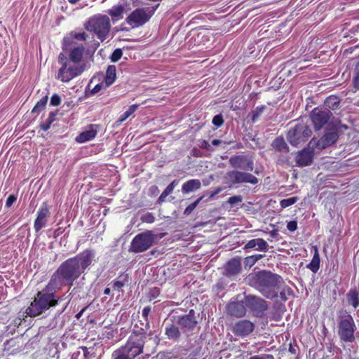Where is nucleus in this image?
<instances>
[{
  "label": "nucleus",
  "mask_w": 359,
  "mask_h": 359,
  "mask_svg": "<svg viewBox=\"0 0 359 359\" xmlns=\"http://www.w3.org/2000/svg\"><path fill=\"white\" fill-rule=\"evenodd\" d=\"M116 67L114 65H109L107 69L106 75L104 77V86L108 88L116 80Z\"/></svg>",
  "instance_id": "29"
},
{
  "label": "nucleus",
  "mask_w": 359,
  "mask_h": 359,
  "mask_svg": "<svg viewBox=\"0 0 359 359\" xmlns=\"http://www.w3.org/2000/svg\"><path fill=\"white\" fill-rule=\"evenodd\" d=\"M177 323L182 328L187 330H193L197 324V320H196L195 316V311L193 309H191L189 311L187 315L179 317Z\"/></svg>",
  "instance_id": "20"
},
{
  "label": "nucleus",
  "mask_w": 359,
  "mask_h": 359,
  "mask_svg": "<svg viewBox=\"0 0 359 359\" xmlns=\"http://www.w3.org/2000/svg\"><path fill=\"white\" fill-rule=\"evenodd\" d=\"M287 228L290 231H294L297 229V222L294 220L289 222Z\"/></svg>",
  "instance_id": "50"
},
{
  "label": "nucleus",
  "mask_w": 359,
  "mask_h": 359,
  "mask_svg": "<svg viewBox=\"0 0 359 359\" xmlns=\"http://www.w3.org/2000/svg\"><path fill=\"white\" fill-rule=\"evenodd\" d=\"M250 359H274L272 355H254L251 357Z\"/></svg>",
  "instance_id": "53"
},
{
  "label": "nucleus",
  "mask_w": 359,
  "mask_h": 359,
  "mask_svg": "<svg viewBox=\"0 0 359 359\" xmlns=\"http://www.w3.org/2000/svg\"><path fill=\"white\" fill-rule=\"evenodd\" d=\"M312 134L311 129L307 123L304 121L297 122L293 127H292L287 135V140L293 146L306 142Z\"/></svg>",
  "instance_id": "10"
},
{
  "label": "nucleus",
  "mask_w": 359,
  "mask_h": 359,
  "mask_svg": "<svg viewBox=\"0 0 359 359\" xmlns=\"http://www.w3.org/2000/svg\"><path fill=\"white\" fill-rule=\"evenodd\" d=\"M150 252H151V255H154L155 252H156V250H151Z\"/></svg>",
  "instance_id": "61"
},
{
  "label": "nucleus",
  "mask_w": 359,
  "mask_h": 359,
  "mask_svg": "<svg viewBox=\"0 0 359 359\" xmlns=\"http://www.w3.org/2000/svg\"><path fill=\"white\" fill-rule=\"evenodd\" d=\"M314 148L310 147L304 149L299 151L296 156V163L298 166L304 167L309 165L313 161V149Z\"/></svg>",
  "instance_id": "19"
},
{
  "label": "nucleus",
  "mask_w": 359,
  "mask_h": 359,
  "mask_svg": "<svg viewBox=\"0 0 359 359\" xmlns=\"http://www.w3.org/2000/svg\"><path fill=\"white\" fill-rule=\"evenodd\" d=\"M265 109L264 106L257 107L253 111L252 116V121L253 123H255L259 118V116L262 114L264 110Z\"/></svg>",
  "instance_id": "41"
},
{
  "label": "nucleus",
  "mask_w": 359,
  "mask_h": 359,
  "mask_svg": "<svg viewBox=\"0 0 359 359\" xmlns=\"http://www.w3.org/2000/svg\"><path fill=\"white\" fill-rule=\"evenodd\" d=\"M59 290L48 289V285L32 298L25 313L29 317H36L58 304L60 298L55 292Z\"/></svg>",
  "instance_id": "3"
},
{
  "label": "nucleus",
  "mask_w": 359,
  "mask_h": 359,
  "mask_svg": "<svg viewBox=\"0 0 359 359\" xmlns=\"http://www.w3.org/2000/svg\"><path fill=\"white\" fill-rule=\"evenodd\" d=\"M146 334L143 332H133L125 346L112 353V359H134L143 352Z\"/></svg>",
  "instance_id": "4"
},
{
  "label": "nucleus",
  "mask_w": 359,
  "mask_h": 359,
  "mask_svg": "<svg viewBox=\"0 0 359 359\" xmlns=\"http://www.w3.org/2000/svg\"><path fill=\"white\" fill-rule=\"evenodd\" d=\"M298 197L293 196L288 198L283 199L280 202V205L281 208H286L293 204H294L298 201Z\"/></svg>",
  "instance_id": "39"
},
{
  "label": "nucleus",
  "mask_w": 359,
  "mask_h": 359,
  "mask_svg": "<svg viewBox=\"0 0 359 359\" xmlns=\"http://www.w3.org/2000/svg\"><path fill=\"white\" fill-rule=\"evenodd\" d=\"M225 180L227 183L232 185L242 183H249L255 185L259 182L258 179L252 174L238 170L228 171L226 173Z\"/></svg>",
  "instance_id": "13"
},
{
  "label": "nucleus",
  "mask_w": 359,
  "mask_h": 359,
  "mask_svg": "<svg viewBox=\"0 0 359 359\" xmlns=\"http://www.w3.org/2000/svg\"><path fill=\"white\" fill-rule=\"evenodd\" d=\"M151 311V307L150 306H146L142 310V317L144 318V320L147 321V325H149L148 323V316Z\"/></svg>",
  "instance_id": "49"
},
{
  "label": "nucleus",
  "mask_w": 359,
  "mask_h": 359,
  "mask_svg": "<svg viewBox=\"0 0 359 359\" xmlns=\"http://www.w3.org/2000/svg\"><path fill=\"white\" fill-rule=\"evenodd\" d=\"M61 103V98L57 94H54L50 98V105L57 107Z\"/></svg>",
  "instance_id": "46"
},
{
  "label": "nucleus",
  "mask_w": 359,
  "mask_h": 359,
  "mask_svg": "<svg viewBox=\"0 0 359 359\" xmlns=\"http://www.w3.org/2000/svg\"><path fill=\"white\" fill-rule=\"evenodd\" d=\"M353 86L359 90V61L357 62L355 68V75L353 77Z\"/></svg>",
  "instance_id": "43"
},
{
  "label": "nucleus",
  "mask_w": 359,
  "mask_h": 359,
  "mask_svg": "<svg viewBox=\"0 0 359 359\" xmlns=\"http://www.w3.org/2000/svg\"><path fill=\"white\" fill-rule=\"evenodd\" d=\"M158 5L151 10L149 8H137L126 18L127 23L133 28L143 25L151 18Z\"/></svg>",
  "instance_id": "12"
},
{
  "label": "nucleus",
  "mask_w": 359,
  "mask_h": 359,
  "mask_svg": "<svg viewBox=\"0 0 359 359\" xmlns=\"http://www.w3.org/2000/svg\"><path fill=\"white\" fill-rule=\"evenodd\" d=\"M245 305L250 309L253 315L257 318L262 317L264 312L268 309L266 302L254 295L245 296Z\"/></svg>",
  "instance_id": "15"
},
{
  "label": "nucleus",
  "mask_w": 359,
  "mask_h": 359,
  "mask_svg": "<svg viewBox=\"0 0 359 359\" xmlns=\"http://www.w3.org/2000/svg\"><path fill=\"white\" fill-rule=\"evenodd\" d=\"M156 235L151 231H146L137 234L132 240L129 252L140 253L147 251L154 245Z\"/></svg>",
  "instance_id": "9"
},
{
  "label": "nucleus",
  "mask_w": 359,
  "mask_h": 359,
  "mask_svg": "<svg viewBox=\"0 0 359 359\" xmlns=\"http://www.w3.org/2000/svg\"><path fill=\"white\" fill-rule=\"evenodd\" d=\"M110 292H111V290L109 287H106L104 290V294L109 295V294H110Z\"/></svg>",
  "instance_id": "58"
},
{
  "label": "nucleus",
  "mask_w": 359,
  "mask_h": 359,
  "mask_svg": "<svg viewBox=\"0 0 359 359\" xmlns=\"http://www.w3.org/2000/svg\"><path fill=\"white\" fill-rule=\"evenodd\" d=\"M341 128H345V129H347V128H348V127H347L346 126H345V125L341 126Z\"/></svg>",
  "instance_id": "62"
},
{
  "label": "nucleus",
  "mask_w": 359,
  "mask_h": 359,
  "mask_svg": "<svg viewBox=\"0 0 359 359\" xmlns=\"http://www.w3.org/2000/svg\"><path fill=\"white\" fill-rule=\"evenodd\" d=\"M17 200L16 196L14 195H10L6 202V206L10 208Z\"/></svg>",
  "instance_id": "51"
},
{
  "label": "nucleus",
  "mask_w": 359,
  "mask_h": 359,
  "mask_svg": "<svg viewBox=\"0 0 359 359\" xmlns=\"http://www.w3.org/2000/svg\"><path fill=\"white\" fill-rule=\"evenodd\" d=\"M229 164L236 169L252 171L254 169L253 161L244 155H234L230 157Z\"/></svg>",
  "instance_id": "16"
},
{
  "label": "nucleus",
  "mask_w": 359,
  "mask_h": 359,
  "mask_svg": "<svg viewBox=\"0 0 359 359\" xmlns=\"http://www.w3.org/2000/svg\"><path fill=\"white\" fill-rule=\"evenodd\" d=\"M224 123L223 116L222 114H217L215 116L212 118V123L217 128H219L222 126Z\"/></svg>",
  "instance_id": "45"
},
{
  "label": "nucleus",
  "mask_w": 359,
  "mask_h": 359,
  "mask_svg": "<svg viewBox=\"0 0 359 359\" xmlns=\"http://www.w3.org/2000/svg\"><path fill=\"white\" fill-rule=\"evenodd\" d=\"M247 280L250 286L255 287L267 299L280 297L282 300L286 301L293 292L280 276L269 271L262 270L250 273Z\"/></svg>",
  "instance_id": "2"
},
{
  "label": "nucleus",
  "mask_w": 359,
  "mask_h": 359,
  "mask_svg": "<svg viewBox=\"0 0 359 359\" xmlns=\"http://www.w3.org/2000/svg\"><path fill=\"white\" fill-rule=\"evenodd\" d=\"M71 4H76L79 0H68Z\"/></svg>",
  "instance_id": "60"
},
{
  "label": "nucleus",
  "mask_w": 359,
  "mask_h": 359,
  "mask_svg": "<svg viewBox=\"0 0 359 359\" xmlns=\"http://www.w3.org/2000/svg\"><path fill=\"white\" fill-rule=\"evenodd\" d=\"M138 104H132L129 107V108L120 116L118 118V122L125 121L128 117H130L138 108Z\"/></svg>",
  "instance_id": "37"
},
{
  "label": "nucleus",
  "mask_w": 359,
  "mask_h": 359,
  "mask_svg": "<svg viewBox=\"0 0 359 359\" xmlns=\"http://www.w3.org/2000/svg\"><path fill=\"white\" fill-rule=\"evenodd\" d=\"M57 114V111H51L49 113V116L46 121L40 125V127L43 130L46 131L50 128L52 123L55 121Z\"/></svg>",
  "instance_id": "36"
},
{
  "label": "nucleus",
  "mask_w": 359,
  "mask_h": 359,
  "mask_svg": "<svg viewBox=\"0 0 359 359\" xmlns=\"http://www.w3.org/2000/svg\"><path fill=\"white\" fill-rule=\"evenodd\" d=\"M48 95L43 96L37 103L35 104L34 108L32 110V113L39 114L41 111H43L48 102Z\"/></svg>",
  "instance_id": "34"
},
{
  "label": "nucleus",
  "mask_w": 359,
  "mask_h": 359,
  "mask_svg": "<svg viewBox=\"0 0 359 359\" xmlns=\"http://www.w3.org/2000/svg\"><path fill=\"white\" fill-rule=\"evenodd\" d=\"M177 184L178 182L177 180H174L170 184H168V186L165 188V189L162 192L158 198V203H162L164 202L165 198L173 191V189Z\"/></svg>",
  "instance_id": "33"
},
{
  "label": "nucleus",
  "mask_w": 359,
  "mask_h": 359,
  "mask_svg": "<svg viewBox=\"0 0 359 359\" xmlns=\"http://www.w3.org/2000/svg\"><path fill=\"white\" fill-rule=\"evenodd\" d=\"M340 104V100L338 97L335 95H330L326 98L324 102V108H327L328 109H337L339 108Z\"/></svg>",
  "instance_id": "30"
},
{
  "label": "nucleus",
  "mask_w": 359,
  "mask_h": 359,
  "mask_svg": "<svg viewBox=\"0 0 359 359\" xmlns=\"http://www.w3.org/2000/svg\"><path fill=\"white\" fill-rule=\"evenodd\" d=\"M202 197H200L199 198H198L196 201H194V203H192L191 204L189 205L186 209L184 210V215H190L192 211L196 208V206L198 205V203H200V201L202 200Z\"/></svg>",
  "instance_id": "40"
},
{
  "label": "nucleus",
  "mask_w": 359,
  "mask_h": 359,
  "mask_svg": "<svg viewBox=\"0 0 359 359\" xmlns=\"http://www.w3.org/2000/svg\"><path fill=\"white\" fill-rule=\"evenodd\" d=\"M128 282V275L123 274L121 276H119L116 280H114L111 283V287L113 289H121L123 287L126 283Z\"/></svg>",
  "instance_id": "35"
},
{
  "label": "nucleus",
  "mask_w": 359,
  "mask_h": 359,
  "mask_svg": "<svg viewBox=\"0 0 359 359\" xmlns=\"http://www.w3.org/2000/svg\"><path fill=\"white\" fill-rule=\"evenodd\" d=\"M65 308H66V306L64 309H62V310L61 311V313L65 311Z\"/></svg>",
  "instance_id": "63"
},
{
  "label": "nucleus",
  "mask_w": 359,
  "mask_h": 359,
  "mask_svg": "<svg viewBox=\"0 0 359 359\" xmlns=\"http://www.w3.org/2000/svg\"><path fill=\"white\" fill-rule=\"evenodd\" d=\"M94 257V251L86 250L63 262L50 277L48 289L60 290L65 285L72 287L74 282L91 264Z\"/></svg>",
  "instance_id": "1"
},
{
  "label": "nucleus",
  "mask_w": 359,
  "mask_h": 359,
  "mask_svg": "<svg viewBox=\"0 0 359 359\" xmlns=\"http://www.w3.org/2000/svg\"><path fill=\"white\" fill-rule=\"evenodd\" d=\"M221 190H222L221 188L217 189L213 193L211 194L210 196L212 197V196L218 194L221 191Z\"/></svg>",
  "instance_id": "57"
},
{
  "label": "nucleus",
  "mask_w": 359,
  "mask_h": 359,
  "mask_svg": "<svg viewBox=\"0 0 359 359\" xmlns=\"http://www.w3.org/2000/svg\"><path fill=\"white\" fill-rule=\"evenodd\" d=\"M310 116L316 130H320L326 125L327 128L330 126V120L332 114L328 109L316 107L312 110Z\"/></svg>",
  "instance_id": "14"
},
{
  "label": "nucleus",
  "mask_w": 359,
  "mask_h": 359,
  "mask_svg": "<svg viewBox=\"0 0 359 359\" xmlns=\"http://www.w3.org/2000/svg\"><path fill=\"white\" fill-rule=\"evenodd\" d=\"M338 334L340 339L344 342L354 341L356 326L352 316L346 311H341L338 313Z\"/></svg>",
  "instance_id": "8"
},
{
  "label": "nucleus",
  "mask_w": 359,
  "mask_h": 359,
  "mask_svg": "<svg viewBox=\"0 0 359 359\" xmlns=\"http://www.w3.org/2000/svg\"><path fill=\"white\" fill-rule=\"evenodd\" d=\"M243 200V198L241 196H231L230 197L229 199H228V203L231 205H233L238 203H241Z\"/></svg>",
  "instance_id": "47"
},
{
  "label": "nucleus",
  "mask_w": 359,
  "mask_h": 359,
  "mask_svg": "<svg viewBox=\"0 0 359 359\" xmlns=\"http://www.w3.org/2000/svg\"><path fill=\"white\" fill-rule=\"evenodd\" d=\"M241 271V262L240 258H233L229 260L225 266L226 276L232 277L238 275Z\"/></svg>",
  "instance_id": "22"
},
{
  "label": "nucleus",
  "mask_w": 359,
  "mask_h": 359,
  "mask_svg": "<svg viewBox=\"0 0 359 359\" xmlns=\"http://www.w3.org/2000/svg\"><path fill=\"white\" fill-rule=\"evenodd\" d=\"M222 143H223V144H226L225 142H222V140H217V139H215V140H213L212 141V145H214V146H218V145H219V144H222Z\"/></svg>",
  "instance_id": "55"
},
{
  "label": "nucleus",
  "mask_w": 359,
  "mask_h": 359,
  "mask_svg": "<svg viewBox=\"0 0 359 359\" xmlns=\"http://www.w3.org/2000/svg\"><path fill=\"white\" fill-rule=\"evenodd\" d=\"M149 191L152 193V194H155L158 191V189L156 186H152L150 187Z\"/></svg>",
  "instance_id": "56"
},
{
  "label": "nucleus",
  "mask_w": 359,
  "mask_h": 359,
  "mask_svg": "<svg viewBox=\"0 0 359 359\" xmlns=\"http://www.w3.org/2000/svg\"><path fill=\"white\" fill-rule=\"evenodd\" d=\"M339 138L337 126L334 125L332 128L326 127L325 133L320 139L313 138L309 144V147L323 150L335 143Z\"/></svg>",
  "instance_id": "11"
},
{
  "label": "nucleus",
  "mask_w": 359,
  "mask_h": 359,
  "mask_svg": "<svg viewBox=\"0 0 359 359\" xmlns=\"http://www.w3.org/2000/svg\"><path fill=\"white\" fill-rule=\"evenodd\" d=\"M263 257L262 255H255L252 256L247 257L245 259V264L249 267L252 266L256 264V262Z\"/></svg>",
  "instance_id": "38"
},
{
  "label": "nucleus",
  "mask_w": 359,
  "mask_h": 359,
  "mask_svg": "<svg viewBox=\"0 0 359 359\" xmlns=\"http://www.w3.org/2000/svg\"><path fill=\"white\" fill-rule=\"evenodd\" d=\"M125 8L123 4L114 5L109 9L107 13L111 16L113 22H118L123 19Z\"/></svg>",
  "instance_id": "25"
},
{
  "label": "nucleus",
  "mask_w": 359,
  "mask_h": 359,
  "mask_svg": "<svg viewBox=\"0 0 359 359\" xmlns=\"http://www.w3.org/2000/svg\"><path fill=\"white\" fill-rule=\"evenodd\" d=\"M255 329V324L248 320H242L236 322L233 327V332L235 335L244 337L248 336Z\"/></svg>",
  "instance_id": "17"
},
{
  "label": "nucleus",
  "mask_w": 359,
  "mask_h": 359,
  "mask_svg": "<svg viewBox=\"0 0 359 359\" xmlns=\"http://www.w3.org/2000/svg\"><path fill=\"white\" fill-rule=\"evenodd\" d=\"M141 220L143 222L151 224V223L154 222L155 217H154V215L152 213L147 212V213H146V214H144V215L142 216Z\"/></svg>",
  "instance_id": "44"
},
{
  "label": "nucleus",
  "mask_w": 359,
  "mask_h": 359,
  "mask_svg": "<svg viewBox=\"0 0 359 359\" xmlns=\"http://www.w3.org/2000/svg\"><path fill=\"white\" fill-rule=\"evenodd\" d=\"M313 256L311 262L307 265V268L312 272L316 273L320 268V255L317 246H313Z\"/></svg>",
  "instance_id": "28"
},
{
  "label": "nucleus",
  "mask_w": 359,
  "mask_h": 359,
  "mask_svg": "<svg viewBox=\"0 0 359 359\" xmlns=\"http://www.w3.org/2000/svg\"><path fill=\"white\" fill-rule=\"evenodd\" d=\"M228 313L236 318L243 317L246 313L245 302H231L227 306Z\"/></svg>",
  "instance_id": "21"
},
{
  "label": "nucleus",
  "mask_w": 359,
  "mask_h": 359,
  "mask_svg": "<svg viewBox=\"0 0 359 359\" xmlns=\"http://www.w3.org/2000/svg\"><path fill=\"white\" fill-rule=\"evenodd\" d=\"M346 296L349 304L355 309L359 306V294L355 289H351Z\"/></svg>",
  "instance_id": "31"
},
{
  "label": "nucleus",
  "mask_w": 359,
  "mask_h": 359,
  "mask_svg": "<svg viewBox=\"0 0 359 359\" xmlns=\"http://www.w3.org/2000/svg\"><path fill=\"white\" fill-rule=\"evenodd\" d=\"M160 289L158 287H153L151 289L149 292V298L150 299H154L158 297L160 294Z\"/></svg>",
  "instance_id": "48"
},
{
  "label": "nucleus",
  "mask_w": 359,
  "mask_h": 359,
  "mask_svg": "<svg viewBox=\"0 0 359 359\" xmlns=\"http://www.w3.org/2000/svg\"><path fill=\"white\" fill-rule=\"evenodd\" d=\"M88 34L85 32H71L64 38V46L65 48L69 49V57L67 60L77 64H83L81 60L85 50L83 43L78 44L76 41H85Z\"/></svg>",
  "instance_id": "5"
},
{
  "label": "nucleus",
  "mask_w": 359,
  "mask_h": 359,
  "mask_svg": "<svg viewBox=\"0 0 359 359\" xmlns=\"http://www.w3.org/2000/svg\"><path fill=\"white\" fill-rule=\"evenodd\" d=\"M97 125H90L87 129L80 133L76 137V141L79 143H83L93 140L97 135Z\"/></svg>",
  "instance_id": "23"
},
{
  "label": "nucleus",
  "mask_w": 359,
  "mask_h": 359,
  "mask_svg": "<svg viewBox=\"0 0 359 359\" xmlns=\"http://www.w3.org/2000/svg\"><path fill=\"white\" fill-rule=\"evenodd\" d=\"M104 86V82L95 85V87L91 90L92 93L95 94V93L100 92Z\"/></svg>",
  "instance_id": "52"
},
{
  "label": "nucleus",
  "mask_w": 359,
  "mask_h": 359,
  "mask_svg": "<svg viewBox=\"0 0 359 359\" xmlns=\"http://www.w3.org/2000/svg\"><path fill=\"white\" fill-rule=\"evenodd\" d=\"M201 183L199 180L193 179L188 180L185 183L183 184L182 187V191L184 194H188L191 191L198 190L201 188Z\"/></svg>",
  "instance_id": "26"
},
{
  "label": "nucleus",
  "mask_w": 359,
  "mask_h": 359,
  "mask_svg": "<svg viewBox=\"0 0 359 359\" xmlns=\"http://www.w3.org/2000/svg\"><path fill=\"white\" fill-rule=\"evenodd\" d=\"M165 334L170 339H177L180 336V332L177 327L174 325L166 326Z\"/></svg>",
  "instance_id": "32"
},
{
  "label": "nucleus",
  "mask_w": 359,
  "mask_h": 359,
  "mask_svg": "<svg viewBox=\"0 0 359 359\" xmlns=\"http://www.w3.org/2000/svg\"><path fill=\"white\" fill-rule=\"evenodd\" d=\"M58 62L61 66L55 78L65 83L81 75L86 68L85 64H77L68 60L63 53L59 55Z\"/></svg>",
  "instance_id": "6"
},
{
  "label": "nucleus",
  "mask_w": 359,
  "mask_h": 359,
  "mask_svg": "<svg viewBox=\"0 0 359 359\" xmlns=\"http://www.w3.org/2000/svg\"><path fill=\"white\" fill-rule=\"evenodd\" d=\"M123 52L121 48H116L114 50L112 54L110 56V60L112 62H116L118 61L122 57Z\"/></svg>",
  "instance_id": "42"
},
{
  "label": "nucleus",
  "mask_w": 359,
  "mask_h": 359,
  "mask_svg": "<svg viewBox=\"0 0 359 359\" xmlns=\"http://www.w3.org/2000/svg\"><path fill=\"white\" fill-rule=\"evenodd\" d=\"M271 146L273 149L283 154H287L289 152V147L282 137H276L273 141Z\"/></svg>",
  "instance_id": "27"
},
{
  "label": "nucleus",
  "mask_w": 359,
  "mask_h": 359,
  "mask_svg": "<svg viewBox=\"0 0 359 359\" xmlns=\"http://www.w3.org/2000/svg\"><path fill=\"white\" fill-rule=\"evenodd\" d=\"M50 213L48 208V205L43 203L37 212L36 218L34 221V227L36 232L39 231L44 227L47 222V218Z\"/></svg>",
  "instance_id": "18"
},
{
  "label": "nucleus",
  "mask_w": 359,
  "mask_h": 359,
  "mask_svg": "<svg viewBox=\"0 0 359 359\" xmlns=\"http://www.w3.org/2000/svg\"><path fill=\"white\" fill-rule=\"evenodd\" d=\"M268 243L263 238H255L249 241L245 245L244 249H255L259 251H266Z\"/></svg>",
  "instance_id": "24"
},
{
  "label": "nucleus",
  "mask_w": 359,
  "mask_h": 359,
  "mask_svg": "<svg viewBox=\"0 0 359 359\" xmlns=\"http://www.w3.org/2000/svg\"><path fill=\"white\" fill-rule=\"evenodd\" d=\"M200 147L202 148V149H205L208 151H212V147H211V145L208 143V142H207L206 140H203L201 143V145Z\"/></svg>",
  "instance_id": "54"
},
{
  "label": "nucleus",
  "mask_w": 359,
  "mask_h": 359,
  "mask_svg": "<svg viewBox=\"0 0 359 359\" xmlns=\"http://www.w3.org/2000/svg\"><path fill=\"white\" fill-rule=\"evenodd\" d=\"M86 29L94 32L101 41H104L109 36L111 29L110 19L106 15H95L85 25Z\"/></svg>",
  "instance_id": "7"
},
{
  "label": "nucleus",
  "mask_w": 359,
  "mask_h": 359,
  "mask_svg": "<svg viewBox=\"0 0 359 359\" xmlns=\"http://www.w3.org/2000/svg\"><path fill=\"white\" fill-rule=\"evenodd\" d=\"M83 349H84V355H85L86 358H87V355L88 354V349H87L86 347H85Z\"/></svg>",
  "instance_id": "59"
},
{
  "label": "nucleus",
  "mask_w": 359,
  "mask_h": 359,
  "mask_svg": "<svg viewBox=\"0 0 359 359\" xmlns=\"http://www.w3.org/2000/svg\"><path fill=\"white\" fill-rule=\"evenodd\" d=\"M74 290H75V288H73V290L70 294H72L74 292Z\"/></svg>",
  "instance_id": "64"
}]
</instances>
